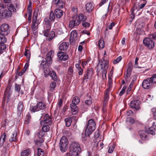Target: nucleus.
<instances>
[{"label": "nucleus", "instance_id": "nucleus-1", "mask_svg": "<svg viewBox=\"0 0 156 156\" xmlns=\"http://www.w3.org/2000/svg\"><path fill=\"white\" fill-rule=\"evenodd\" d=\"M70 151L65 156H78L81 152L80 145L78 142L73 141L70 144Z\"/></svg>", "mask_w": 156, "mask_h": 156}, {"label": "nucleus", "instance_id": "nucleus-2", "mask_svg": "<svg viewBox=\"0 0 156 156\" xmlns=\"http://www.w3.org/2000/svg\"><path fill=\"white\" fill-rule=\"evenodd\" d=\"M109 62L108 60H106L104 64L102 60L100 59L99 62L97 65V73L98 75V73L100 71V69L102 70V76L103 79H106V74L108 67Z\"/></svg>", "mask_w": 156, "mask_h": 156}, {"label": "nucleus", "instance_id": "nucleus-3", "mask_svg": "<svg viewBox=\"0 0 156 156\" xmlns=\"http://www.w3.org/2000/svg\"><path fill=\"white\" fill-rule=\"evenodd\" d=\"M54 54V51L51 50L47 54L46 58L45 59V60H43L41 61L40 66V68L41 69H44L51 64Z\"/></svg>", "mask_w": 156, "mask_h": 156}, {"label": "nucleus", "instance_id": "nucleus-4", "mask_svg": "<svg viewBox=\"0 0 156 156\" xmlns=\"http://www.w3.org/2000/svg\"><path fill=\"white\" fill-rule=\"evenodd\" d=\"M96 128V123L94 119H91L89 120L85 131V136L83 138L82 140L86 141L87 140L86 136H89L91 134Z\"/></svg>", "mask_w": 156, "mask_h": 156}, {"label": "nucleus", "instance_id": "nucleus-5", "mask_svg": "<svg viewBox=\"0 0 156 156\" xmlns=\"http://www.w3.org/2000/svg\"><path fill=\"white\" fill-rule=\"evenodd\" d=\"M69 144L68 141L66 136H63L60 140L59 147L60 151L62 153L66 151Z\"/></svg>", "mask_w": 156, "mask_h": 156}, {"label": "nucleus", "instance_id": "nucleus-6", "mask_svg": "<svg viewBox=\"0 0 156 156\" xmlns=\"http://www.w3.org/2000/svg\"><path fill=\"white\" fill-rule=\"evenodd\" d=\"M12 15L11 11L4 8L0 9V18L2 19H8L11 17Z\"/></svg>", "mask_w": 156, "mask_h": 156}, {"label": "nucleus", "instance_id": "nucleus-7", "mask_svg": "<svg viewBox=\"0 0 156 156\" xmlns=\"http://www.w3.org/2000/svg\"><path fill=\"white\" fill-rule=\"evenodd\" d=\"M153 83H154V82L151 77L147 78L143 80L142 83V86L145 89H149L151 87Z\"/></svg>", "mask_w": 156, "mask_h": 156}, {"label": "nucleus", "instance_id": "nucleus-8", "mask_svg": "<svg viewBox=\"0 0 156 156\" xmlns=\"http://www.w3.org/2000/svg\"><path fill=\"white\" fill-rule=\"evenodd\" d=\"M140 104L141 102L139 100H133L130 103L129 106L131 108L134 109L136 111H137L141 108L140 106Z\"/></svg>", "mask_w": 156, "mask_h": 156}, {"label": "nucleus", "instance_id": "nucleus-9", "mask_svg": "<svg viewBox=\"0 0 156 156\" xmlns=\"http://www.w3.org/2000/svg\"><path fill=\"white\" fill-rule=\"evenodd\" d=\"M143 43L149 49L153 48L154 46V42L151 40V38L146 37L143 40Z\"/></svg>", "mask_w": 156, "mask_h": 156}, {"label": "nucleus", "instance_id": "nucleus-10", "mask_svg": "<svg viewBox=\"0 0 156 156\" xmlns=\"http://www.w3.org/2000/svg\"><path fill=\"white\" fill-rule=\"evenodd\" d=\"M52 123V118L48 114H45L43 120L41 122V124L51 125Z\"/></svg>", "mask_w": 156, "mask_h": 156}, {"label": "nucleus", "instance_id": "nucleus-11", "mask_svg": "<svg viewBox=\"0 0 156 156\" xmlns=\"http://www.w3.org/2000/svg\"><path fill=\"white\" fill-rule=\"evenodd\" d=\"M0 30L1 33L5 35H7L9 33V26L6 24H3L0 27Z\"/></svg>", "mask_w": 156, "mask_h": 156}, {"label": "nucleus", "instance_id": "nucleus-12", "mask_svg": "<svg viewBox=\"0 0 156 156\" xmlns=\"http://www.w3.org/2000/svg\"><path fill=\"white\" fill-rule=\"evenodd\" d=\"M78 34L76 31L74 30L70 33V37L69 41L70 43H74L78 39Z\"/></svg>", "mask_w": 156, "mask_h": 156}, {"label": "nucleus", "instance_id": "nucleus-13", "mask_svg": "<svg viewBox=\"0 0 156 156\" xmlns=\"http://www.w3.org/2000/svg\"><path fill=\"white\" fill-rule=\"evenodd\" d=\"M93 74V69L90 68L87 69L84 75L83 78V81L85 79H87L89 77H91Z\"/></svg>", "mask_w": 156, "mask_h": 156}, {"label": "nucleus", "instance_id": "nucleus-14", "mask_svg": "<svg viewBox=\"0 0 156 156\" xmlns=\"http://www.w3.org/2000/svg\"><path fill=\"white\" fill-rule=\"evenodd\" d=\"M94 5L92 2L87 3L85 6V9L88 13L92 12L94 8Z\"/></svg>", "mask_w": 156, "mask_h": 156}, {"label": "nucleus", "instance_id": "nucleus-15", "mask_svg": "<svg viewBox=\"0 0 156 156\" xmlns=\"http://www.w3.org/2000/svg\"><path fill=\"white\" fill-rule=\"evenodd\" d=\"M57 55L59 59L60 60L65 61L68 58L67 54L65 52H58Z\"/></svg>", "mask_w": 156, "mask_h": 156}, {"label": "nucleus", "instance_id": "nucleus-16", "mask_svg": "<svg viewBox=\"0 0 156 156\" xmlns=\"http://www.w3.org/2000/svg\"><path fill=\"white\" fill-rule=\"evenodd\" d=\"M156 130V122H154L152 126L146 129V132L148 133L154 135Z\"/></svg>", "mask_w": 156, "mask_h": 156}, {"label": "nucleus", "instance_id": "nucleus-17", "mask_svg": "<svg viewBox=\"0 0 156 156\" xmlns=\"http://www.w3.org/2000/svg\"><path fill=\"white\" fill-rule=\"evenodd\" d=\"M139 136L142 140H145L147 139L148 133L145 130H140L138 132Z\"/></svg>", "mask_w": 156, "mask_h": 156}, {"label": "nucleus", "instance_id": "nucleus-18", "mask_svg": "<svg viewBox=\"0 0 156 156\" xmlns=\"http://www.w3.org/2000/svg\"><path fill=\"white\" fill-rule=\"evenodd\" d=\"M69 43L68 42H63L60 44L59 49L60 51H65L66 50L69 46Z\"/></svg>", "mask_w": 156, "mask_h": 156}, {"label": "nucleus", "instance_id": "nucleus-19", "mask_svg": "<svg viewBox=\"0 0 156 156\" xmlns=\"http://www.w3.org/2000/svg\"><path fill=\"white\" fill-rule=\"evenodd\" d=\"M80 22L78 20H76L70 21L69 27L71 28H73L75 26H77L80 23Z\"/></svg>", "mask_w": 156, "mask_h": 156}, {"label": "nucleus", "instance_id": "nucleus-20", "mask_svg": "<svg viewBox=\"0 0 156 156\" xmlns=\"http://www.w3.org/2000/svg\"><path fill=\"white\" fill-rule=\"evenodd\" d=\"M76 105L73 104H70L72 113L73 115H76L78 112V108Z\"/></svg>", "mask_w": 156, "mask_h": 156}, {"label": "nucleus", "instance_id": "nucleus-21", "mask_svg": "<svg viewBox=\"0 0 156 156\" xmlns=\"http://www.w3.org/2000/svg\"><path fill=\"white\" fill-rule=\"evenodd\" d=\"M44 21L45 23L44 28L45 29L47 28L51 29V21L49 20L48 18H46L44 19Z\"/></svg>", "mask_w": 156, "mask_h": 156}, {"label": "nucleus", "instance_id": "nucleus-22", "mask_svg": "<svg viewBox=\"0 0 156 156\" xmlns=\"http://www.w3.org/2000/svg\"><path fill=\"white\" fill-rule=\"evenodd\" d=\"M55 12L56 16L58 18H60L63 14V11L58 9L55 10Z\"/></svg>", "mask_w": 156, "mask_h": 156}, {"label": "nucleus", "instance_id": "nucleus-23", "mask_svg": "<svg viewBox=\"0 0 156 156\" xmlns=\"http://www.w3.org/2000/svg\"><path fill=\"white\" fill-rule=\"evenodd\" d=\"M17 134L16 132H14L12 133L9 139V141L10 142L13 141L16 142L17 140Z\"/></svg>", "mask_w": 156, "mask_h": 156}, {"label": "nucleus", "instance_id": "nucleus-24", "mask_svg": "<svg viewBox=\"0 0 156 156\" xmlns=\"http://www.w3.org/2000/svg\"><path fill=\"white\" fill-rule=\"evenodd\" d=\"M44 141V140L43 138H39L38 139L34 140V143L38 147H41Z\"/></svg>", "mask_w": 156, "mask_h": 156}, {"label": "nucleus", "instance_id": "nucleus-25", "mask_svg": "<svg viewBox=\"0 0 156 156\" xmlns=\"http://www.w3.org/2000/svg\"><path fill=\"white\" fill-rule=\"evenodd\" d=\"M30 110L33 112L39 111L37 105H36L33 104H31L30 107Z\"/></svg>", "mask_w": 156, "mask_h": 156}, {"label": "nucleus", "instance_id": "nucleus-26", "mask_svg": "<svg viewBox=\"0 0 156 156\" xmlns=\"http://www.w3.org/2000/svg\"><path fill=\"white\" fill-rule=\"evenodd\" d=\"M29 62H27L25 64V66L22 70H21L20 72H19V75H20V76L23 75L29 67Z\"/></svg>", "mask_w": 156, "mask_h": 156}, {"label": "nucleus", "instance_id": "nucleus-27", "mask_svg": "<svg viewBox=\"0 0 156 156\" xmlns=\"http://www.w3.org/2000/svg\"><path fill=\"white\" fill-rule=\"evenodd\" d=\"M7 6L8 10L11 11V12H16V9L15 8L14 5L13 4L11 3H9L7 5Z\"/></svg>", "mask_w": 156, "mask_h": 156}, {"label": "nucleus", "instance_id": "nucleus-28", "mask_svg": "<svg viewBox=\"0 0 156 156\" xmlns=\"http://www.w3.org/2000/svg\"><path fill=\"white\" fill-rule=\"evenodd\" d=\"M73 121V119L71 117H68L65 119L66 126L67 127L69 126Z\"/></svg>", "mask_w": 156, "mask_h": 156}, {"label": "nucleus", "instance_id": "nucleus-29", "mask_svg": "<svg viewBox=\"0 0 156 156\" xmlns=\"http://www.w3.org/2000/svg\"><path fill=\"white\" fill-rule=\"evenodd\" d=\"M37 107L39 111L40 110H43L45 108V105L43 102H39L37 103Z\"/></svg>", "mask_w": 156, "mask_h": 156}, {"label": "nucleus", "instance_id": "nucleus-30", "mask_svg": "<svg viewBox=\"0 0 156 156\" xmlns=\"http://www.w3.org/2000/svg\"><path fill=\"white\" fill-rule=\"evenodd\" d=\"M98 46L100 49H102L105 47V42L103 37H101L98 42Z\"/></svg>", "mask_w": 156, "mask_h": 156}, {"label": "nucleus", "instance_id": "nucleus-31", "mask_svg": "<svg viewBox=\"0 0 156 156\" xmlns=\"http://www.w3.org/2000/svg\"><path fill=\"white\" fill-rule=\"evenodd\" d=\"M24 55L25 56H26L27 59V62H29L30 56V51L28 49H25V51L24 53Z\"/></svg>", "mask_w": 156, "mask_h": 156}, {"label": "nucleus", "instance_id": "nucleus-32", "mask_svg": "<svg viewBox=\"0 0 156 156\" xmlns=\"http://www.w3.org/2000/svg\"><path fill=\"white\" fill-rule=\"evenodd\" d=\"M6 133H4L2 134L0 137V145L1 146L3 144V143L5 139Z\"/></svg>", "mask_w": 156, "mask_h": 156}, {"label": "nucleus", "instance_id": "nucleus-33", "mask_svg": "<svg viewBox=\"0 0 156 156\" xmlns=\"http://www.w3.org/2000/svg\"><path fill=\"white\" fill-rule=\"evenodd\" d=\"M52 79L54 81H56L57 80V76L55 72L54 71H51L49 75Z\"/></svg>", "mask_w": 156, "mask_h": 156}, {"label": "nucleus", "instance_id": "nucleus-34", "mask_svg": "<svg viewBox=\"0 0 156 156\" xmlns=\"http://www.w3.org/2000/svg\"><path fill=\"white\" fill-rule=\"evenodd\" d=\"M80 62H78V64L76 65V68H77L78 70V74L79 75H81L82 74L83 72V69L80 66Z\"/></svg>", "mask_w": 156, "mask_h": 156}, {"label": "nucleus", "instance_id": "nucleus-35", "mask_svg": "<svg viewBox=\"0 0 156 156\" xmlns=\"http://www.w3.org/2000/svg\"><path fill=\"white\" fill-rule=\"evenodd\" d=\"M102 111L103 112V118L105 119L106 120H109L110 119V117L108 115L107 116V109L106 108H103Z\"/></svg>", "mask_w": 156, "mask_h": 156}, {"label": "nucleus", "instance_id": "nucleus-36", "mask_svg": "<svg viewBox=\"0 0 156 156\" xmlns=\"http://www.w3.org/2000/svg\"><path fill=\"white\" fill-rule=\"evenodd\" d=\"M30 153L31 151L29 149L23 151L21 155V156H28Z\"/></svg>", "mask_w": 156, "mask_h": 156}, {"label": "nucleus", "instance_id": "nucleus-37", "mask_svg": "<svg viewBox=\"0 0 156 156\" xmlns=\"http://www.w3.org/2000/svg\"><path fill=\"white\" fill-rule=\"evenodd\" d=\"M23 108V103L22 101H20L17 106V110L20 113H21Z\"/></svg>", "mask_w": 156, "mask_h": 156}, {"label": "nucleus", "instance_id": "nucleus-38", "mask_svg": "<svg viewBox=\"0 0 156 156\" xmlns=\"http://www.w3.org/2000/svg\"><path fill=\"white\" fill-rule=\"evenodd\" d=\"M55 36V32L53 31H51L50 33H49L48 36L47 37H48L47 40L48 41H50Z\"/></svg>", "mask_w": 156, "mask_h": 156}, {"label": "nucleus", "instance_id": "nucleus-39", "mask_svg": "<svg viewBox=\"0 0 156 156\" xmlns=\"http://www.w3.org/2000/svg\"><path fill=\"white\" fill-rule=\"evenodd\" d=\"M65 2L62 0V1H60L59 3L55 5V6L57 8L62 9L65 6Z\"/></svg>", "mask_w": 156, "mask_h": 156}, {"label": "nucleus", "instance_id": "nucleus-40", "mask_svg": "<svg viewBox=\"0 0 156 156\" xmlns=\"http://www.w3.org/2000/svg\"><path fill=\"white\" fill-rule=\"evenodd\" d=\"M109 89H108L105 91V94L104 101L107 102L109 98Z\"/></svg>", "mask_w": 156, "mask_h": 156}, {"label": "nucleus", "instance_id": "nucleus-41", "mask_svg": "<svg viewBox=\"0 0 156 156\" xmlns=\"http://www.w3.org/2000/svg\"><path fill=\"white\" fill-rule=\"evenodd\" d=\"M43 70L44 72V76L45 77H48L51 73V71H50L48 67Z\"/></svg>", "mask_w": 156, "mask_h": 156}, {"label": "nucleus", "instance_id": "nucleus-42", "mask_svg": "<svg viewBox=\"0 0 156 156\" xmlns=\"http://www.w3.org/2000/svg\"><path fill=\"white\" fill-rule=\"evenodd\" d=\"M80 101V98L78 97H75L73 98L72 101V104H73L75 105H77L78 104Z\"/></svg>", "mask_w": 156, "mask_h": 156}, {"label": "nucleus", "instance_id": "nucleus-43", "mask_svg": "<svg viewBox=\"0 0 156 156\" xmlns=\"http://www.w3.org/2000/svg\"><path fill=\"white\" fill-rule=\"evenodd\" d=\"M42 125H43L42 128V130L44 132H47L50 129V127L49 126V125L43 124Z\"/></svg>", "mask_w": 156, "mask_h": 156}, {"label": "nucleus", "instance_id": "nucleus-44", "mask_svg": "<svg viewBox=\"0 0 156 156\" xmlns=\"http://www.w3.org/2000/svg\"><path fill=\"white\" fill-rule=\"evenodd\" d=\"M37 13L34 12V13L33 17L32 23H37V24H39L37 22Z\"/></svg>", "mask_w": 156, "mask_h": 156}, {"label": "nucleus", "instance_id": "nucleus-45", "mask_svg": "<svg viewBox=\"0 0 156 156\" xmlns=\"http://www.w3.org/2000/svg\"><path fill=\"white\" fill-rule=\"evenodd\" d=\"M5 35L0 33V43L5 42L7 39L5 37Z\"/></svg>", "mask_w": 156, "mask_h": 156}, {"label": "nucleus", "instance_id": "nucleus-46", "mask_svg": "<svg viewBox=\"0 0 156 156\" xmlns=\"http://www.w3.org/2000/svg\"><path fill=\"white\" fill-rule=\"evenodd\" d=\"M5 42L0 43V54L3 53V50L5 49L6 48V46L4 44Z\"/></svg>", "mask_w": 156, "mask_h": 156}, {"label": "nucleus", "instance_id": "nucleus-47", "mask_svg": "<svg viewBox=\"0 0 156 156\" xmlns=\"http://www.w3.org/2000/svg\"><path fill=\"white\" fill-rule=\"evenodd\" d=\"M79 19L81 21H85L87 19L86 16H84V15L82 13L80 14L78 16Z\"/></svg>", "mask_w": 156, "mask_h": 156}, {"label": "nucleus", "instance_id": "nucleus-48", "mask_svg": "<svg viewBox=\"0 0 156 156\" xmlns=\"http://www.w3.org/2000/svg\"><path fill=\"white\" fill-rule=\"evenodd\" d=\"M55 16L54 12L51 11L49 14V19L51 21H54L55 20Z\"/></svg>", "mask_w": 156, "mask_h": 156}, {"label": "nucleus", "instance_id": "nucleus-49", "mask_svg": "<svg viewBox=\"0 0 156 156\" xmlns=\"http://www.w3.org/2000/svg\"><path fill=\"white\" fill-rule=\"evenodd\" d=\"M44 151L41 148L37 149V154L36 156H43L44 154Z\"/></svg>", "mask_w": 156, "mask_h": 156}, {"label": "nucleus", "instance_id": "nucleus-50", "mask_svg": "<svg viewBox=\"0 0 156 156\" xmlns=\"http://www.w3.org/2000/svg\"><path fill=\"white\" fill-rule=\"evenodd\" d=\"M31 119V116L30 114L28 113L26 116L25 119V123L27 124L29 123V122Z\"/></svg>", "mask_w": 156, "mask_h": 156}, {"label": "nucleus", "instance_id": "nucleus-51", "mask_svg": "<svg viewBox=\"0 0 156 156\" xmlns=\"http://www.w3.org/2000/svg\"><path fill=\"white\" fill-rule=\"evenodd\" d=\"M73 73V67L72 66H70L69 67L68 70V74L71 76H72Z\"/></svg>", "mask_w": 156, "mask_h": 156}, {"label": "nucleus", "instance_id": "nucleus-52", "mask_svg": "<svg viewBox=\"0 0 156 156\" xmlns=\"http://www.w3.org/2000/svg\"><path fill=\"white\" fill-rule=\"evenodd\" d=\"M92 101L91 98V97L90 96L89 99L85 101V103L86 105H90L92 104Z\"/></svg>", "mask_w": 156, "mask_h": 156}, {"label": "nucleus", "instance_id": "nucleus-53", "mask_svg": "<svg viewBox=\"0 0 156 156\" xmlns=\"http://www.w3.org/2000/svg\"><path fill=\"white\" fill-rule=\"evenodd\" d=\"M21 89V85L15 83V90L18 93L20 92Z\"/></svg>", "mask_w": 156, "mask_h": 156}, {"label": "nucleus", "instance_id": "nucleus-54", "mask_svg": "<svg viewBox=\"0 0 156 156\" xmlns=\"http://www.w3.org/2000/svg\"><path fill=\"white\" fill-rule=\"evenodd\" d=\"M139 3L137 2L136 3L134 4V6L131 11H133V12L134 11H135L136 9V10L137 11L138 10L137 9L138 7V8L139 7Z\"/></svg>", "mask_w": 156, "mask_h": 156}, {"label": "nucleus", "instance_id": "nucleus-55", "mask_svg": "<svg viewBox=\"0 0 156 156\" xmlns=\"http://www.w3.org/2000/svg\"><path fill=\"white\" fill-rule=\"evenodd\" d=\"M45 132L42 130H40L37 134L38 138H43L45 134Z\"/></svg>", "mask_w": 156, "mask_h": 156}, {"label": "nucleus", "instance_id": "nucleus-56", "mask_svg": "<svg viewBox=\"0 0 156 156\" xmlns=\"http://www.w3.org/2000/svg\"><path fill=\"white\" fill-rule=\"evenodd\" d=\"M56 83L55 82H52L50 85V90L52 91L53 90L55 87Z\"/></svg>", "mask_w": 156, "mask_h": 156}, {"label": "nucleus", "instance_id": "nucleus-57", "mask_svg": "<svg viewBox=\"0 0 156 156\" xmlns=\"http://www.w3.org/2000/svg\"><path fill=\"white\" fill-rule=\"evenodd\" d=\"M133 68V65L132 63L131 62H129L128 64V68L127 70L132 71V69Z\"/></svg>", "mask_w": 156, "mask_h": 156}, {"label": "nucleus", "instance_id": "nucleus-58", "mask_svg": "<svg viewBox=\"0 0 156 156\" xmlns=\"http://www.w3.org/2000/svg\"><path fill=\"white\" fill-rule=\"evenodd\" d=\"M10 90H11V86L10 85H8L7 86L6 90L5 91V93L6 92H7L8 93V95H10L11 94V92H10Z\"/></svg>", "mask_w": 156, "mask_h": 156}, {"label": "nucleus", "instance_id": "nucleus-59", "mask_svg": "<svg viewBox=\"0 0 156 156\" xmlns=\"http://www.w3.org/2000/svg\"><path fill=\"white\" fill-rule=\"evenodd\" d=\"M115 147V145L114 144H113L112 145L110 146L109 147V148L108 150V152L109 153H112L113 151V150L114 149Z\"/></svg>", "mask_w": 156, "mask_h": 156}, {"label": "nucleus", "instance_id": "nucleus-60", "mask_svg": "<svg viewBox=\"0 0 156 156\" xmlns=\"http://www.w3.org/2000/svg\"><path fill=\"white\" fill-rule=\"evenodd\" d=\"M82 25L85 27H88L90 26V24L87 22L84 21L82 22Z\"/></svg>", "mask_w": 156, "mask_h": 156}, {"label": "nucleus", "instance_id": "nucleus-61", "mask_svg": "<svg viewBox=\"0 0 156 156\" xmlns=\"http://www.w3.org/2000/svg\"><path fill=\"white\" fill-rule=\"evenodd\" d=\"M122 59L121 56H120L118 57L116 59H115L113 62V63L114 64H116L118 63L119 62H120Z\"/></svg>", "mask_w": 156, "mask_h": 156}, {"label": "nucleus", "instance_id": "nucleus-62", "mask_svg": "<svg viewBox=\"0 0 156 156\" xmlns=\"http://www.w3.org/2000/svg\"><path fill=\"white\" fill-rule=\"evenodd\" d=\"M50 30V29L47 28V29H46L43 32L44 35L45 37H47L48 36V34L49 32V31Z\"/></svg>", "mask_w": 156, "mask_h": 156}, {"label": "nucleus", "instance_id": "nucleus-63", "mask_svg": "<svg viewBox=\"0 0 156 156\" xmlns=\"http://www.w3.org/2000/svg\"><path fill=\"white\" fill-rule=\"evenodd\" d=\"M38 24L37 23H32V24L31 26V28L33 29V31H35L37 28V25H38Z\"/></svg>", "mask_w": 156, "mask_h": 156}, {"label": "nucleus", "instance_id": "nucleus-64", "mask_svg": "<svg viewBox=\"0 0 156 156\" xmlns=\"http://www.w3.org/2000/svg\"><path fill=\"white\" fill-rule=\"evenodd\" d=\"M126 87L125 86H124L120 92L119 93V95L120 96H122L125 93V90L126 89Z\"/></svg>", "mask_w": 156, "mask_h": 156}]
</instances>
